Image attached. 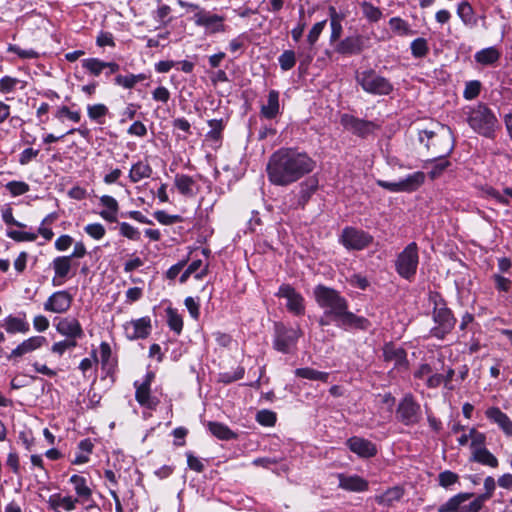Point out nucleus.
I'll return each mask as SVG.
<instances>
[{
	"mask_svg": "<svg viewBox=\"0 0 512 512\" xmlns=\"http://www.w3.org/2000/svg\"><path fill=\"white\" fill-rule=\"evenodd\" d=\"M5 188L13 197L23 195L30 190L29 185L24 181H10L5 185Z\"/></svg>",
	"mask_w": 512,
	"mask_h": 512,
	"instance_id": "nucleus-50",
	"label": "nucleus"
},
{
	"mask_svg": "<svg viewBox=\"0 0 512 512\" xmlns=\"http://www.w3.org/2000/svg\"><path fill=\"white\" fill-rule=\"evenodd\" d=\"M425 182V174L421 171L414 172L400 179L402 192L416 191Z\"/></svg>",
	"mask_w": 512,
	"mask_h": 512,
	"instance_id": "nucleus-37",
	"label": "nucleus"
},
{
	"mask_svg": "<svg viewBox=\"0 0 512 512\" xmlns=\"http://www.w3.org/2000/svg\"><path fill=\"white\" fill-rule=\"evenodd\" d=\"M435 137L444 142V148L441 151H435V157L432 160L426 161V164L433 163V167L429 172V177L432 180L438 178L450 166V162L446 157L454 148L449 127L442 126L440 133H436L432 130H423L419 133V141L425 144L427 148H430L429 140Z\"/></svg>",
	"mask_w": 512,
	"mask_h": 512,
	"instance_id": "nucleus-3",
	"label": "nucleus"
},
{
	"mask_svg": "<svg viewBox=\"0 0 512 512\" xmlns=\"http://www.w3.org/2000/svg\"><path fill=\"white\" fill-rule=\"evenodd\" d=\"M7 236L17 242H31L37 239L36 233L19 230H8Z\"/></svg>",
	"mask_w": 512,
	"mask_h": 512,
	"instance_id": "nucleus-55",
	"label": "nucleus"
},
{
	"mask_svg": "<svg viewBox=\"0 0 512 512\" xmlns=\"http://www.w3.org/2000/svg\"><path fill=\"white\" fill-rule=\"evenodd\" d=\"M470 461L490 468H497L499 465L498 459L487 448L477 449L471 453Z\"/></svg>",
	"mask_w": 512,
	"mask_h": 512,
	"instance_id": "nucleus-38",
	"label": "nucleus"
},
{
	"mask_svg": "<svg viewBox=\"0 0 512 512\" xmlns=\"http://www.w3.org/2000/svg\"><path fill=\"white\" fill-rule=\"evenodd\" d=\"M80 503L78 498L73 496H62L61 494H53L49 497L48 504L51 509L58 511L57 509L62 508L63 510L70 512L76 508V504Z\"/></svg>",
	"mask_w": 512,
	"mask_h": 512,
	"instance_id": "nucleus-30",
	"label": "nucleus"
},
{
	"mask_svg": "<svg viewBox=\"0 0 512 512\" xmlns=\"http://www.w3.org/2000/svg\"><path fill=\"white\" fill-rule=\"evenodd\" d=\"M500 56V51L496 47L491 46L477 51L474 55V59L483 66H491L498 62Z\"/></svg>",
	"mask_w": 512,
	"mask_h": 512,
	"instance_id": "nucleus-36",
	"label": "nucleus"
},
{
	"mask_svg": "<svg viewBox=\"0 0 512 512\" xmlns=\"http://www.w3.org/2000/svg\"><path fill=\"white\" fill-rule=\"evenodd\" d=\"M315 167V160L307 153L281 148L270 156L266 171L272 184L288 186L311 173Z\"/></svg>",
	"mask_w": 512,
	"mask_h": 512,
	"instance_id": "nucleus-1",
	"label": "nucleus"
},
{
	"mask_svg": "<svg viewBox=\"0 0 512 512\" xmlns=\"http://www.w3.org/2000/svg\"><path fill=\"white\" fill-rule=\"evenodd\" d=\"M355 80L366 93L372 95L386 96L394 89L389 79L380 75L372 68L356 72Z\"/></svg>",
	"mask_w": 512,
	"mask_h": 512,
	"instance_id": "nucleus-6",
	"label": "nucleus"
},
{
	"mask_svg": "<svg viewBox=\"0 0 512 512\" xmlns=\"http://www.w3.org/2000/svg\"><path fill=\"white\" fill-rule=\"evenodd\" d=\"M364 49V39L361 35L348 36L341 40L335 50L344 55L359 54Z\"/></svg>",
	"mask_w": 512,
	"mask_h": 512,
	"instance_id": "nucleus-24",
	"label": "nucleus"
},
{
	"mask_svg": "<svg viewBox=\"0 0 512 512\" xmlns=\"http://www.w3.org/2000/svg\"><path fill=\"white\" fill-rule=\"evenodd\" d=\"M99 201L100 205L104 207V209L99 212L101 218L110 223L117 222V214L119 211L117 200L110 195H103L99 198Z\"/></svg>",
	"mask_w": 512,
	"mask_h": 512,
	"instance_id": "nucleus-29",
	"label": "nucleus"
},
{
	"mask_svg": "<svg viewBox=\"0 0 512 512\" xmlns=\"http://www.w3.org/2000/svg\"><path fill=\"white\" fill-rule=\"evenodd\" d=\"M56 331L65 338L74 340L82 339L84 337V330L79 320L74 316H66L55 318Z\"/></svg>",
	"mask_w": 512,
	"mask_h": 512,
	"instance_id": "nucleus-14",
	"label": "nucleus"
},
{
	"mask_svg": "<svg viewBox=\"0 0 512 512\" xmlns=\"http://www.w3.org/2000/svg\"><path fill=\"white\" fill-rule=\"evenodd\" d=\"M418 265V245L416 242H411L397 255L395 270L400 277L411 281L416 275Z\"/></svg>",
	"mask_w": 512,
	"mask_h": 512,
	"instance_id": "nucleus-8",
	"label": "nucleus"
},
{
	"mask_svg": "<svg viewBox=\"0 0 512 512\" xmlns=\"http://www.w3.org/2000/svg\"><path fill=\"white\" fill-rule=\"evenodd\" d=\"M346 445L349 450L361 458H371L377 454L376 445L368 439L353 436L347 439Z\"/></svg>",
	"mask_w": 512,
	"mask_h": 512,
	"instance_id": "nucleus-20",
	"label": "nucleus"
},
{
	"mask_svg": "<svg viewBox=\"0 0 512 512\" xmlns=\"http://www.w3.org/2000/svg\"><path fill=\"white\" fill-rule=\"evenodd\" d=\"M119 232L123 237H126L130 240H140V231L127 222H122L119 224Z\"/></svg>",
	"mask_w": 512,
	"mask_h": 512,
	"instance_id": "nucleus-56",
	"label": "nucleus"
},
{
	"mask_svg": "<svg viewBox=\"0 0 512 512\" xmlns=\"http://www.w3.org/2000/svg\"><path fill=\"white\" fill-rule=\"evenodd\" d=\"M275 296L286 300V308L293 315L302 316L305 314L304 297L290 284H282Z\"/></svg>",
	"mask_w": 512,
	"mask_h": 512,
	"instance_id": "nucleus-13",
	"label": "nucleus"
},
{
	"mask_svg": "<svg viewBox=\"0 0 512 512\" xmlns=\"http://www.w3.org/2000/svg\"><path fill=\"white\" fill-rule=\"evenodd\" d=\"M339 242L347 250L361 251L373 242V236L364 230L348 226L342 230Z\"/></svg>",
	"mask_w": 512,
	"mask_h": 512,
	"instance_id": "nucleus-10",
	"label": "nucleus"
},
{
	"mask_svg": "<svg viewBox=\"0 0 512 512\" xmlns=\"http://www.w3.org/2000/svg\"><path fill=\"white\" fill-rule=\"evenodd\" d=\"M481 91V82L478 80H471L466 82L463 91V97L466 100H473L477 98Z\"/></svg>",
	"mask_w": 512,
	"mask_h": 512,
	"instance_id": "nucleus-48",
	"label": "nucleus"
},
{
	"mask_svg": "<svg viewBox=\"0 0 512 512\" xmlns=\"http://www.w3.org/2000/svg\"><path fill=\"white\" fill-rule=\"evenodd\" d=\"M123 328L127 339H145L150 335L152 330L151 319L149 316H145L136 320H131L126 322Z\"/></svg>",
	"mask_w": 512,
	"mask_h": 512,
	"instance_id": "nucleus-17",
	"label": "nucleus"
},
{
	"mask_svg": "<svg viewBox=\"0 0 512 512\" xmlns=\"http://www.w3.org/2000/svg\"><path fill=\"white\" fill-rule=\"evenodd\" d=\"M154 378V372L148 371L142 382H134L135 400L141 407L149 410H155L160 403V399L151 393V384Z\"/></svg>",
	"mask_w": 512,
	"mask_h": 512,
	"instance_id": "nucleus-11",
	"label": "nucleus"
},
{
	"mask_svg": "<svg viewBox=\"0 0 512 512\" xmlns=\"http://www.w3.org/2000/svg\"><path fill=\"white\" fill-rule=\"evenodd\" d=\"M469 437L471 438L470 449L471 453H473L477 449L486 448V435L482 432H479L475 428L469 429Z\"/></svg>",
	"mask_w": 512,
	"mask_h": 512,
	"instance_id": "nucleus-47",
	"label": "nucleus"
},
{
	"mask_svg": "<svg viewBox=\"0 0 512 512\" xmlns=\"http://www.w3.org/2000/svg\"><path fill=\"white\" fill-rule=\"evenodd\" d=\"M473 496L472 493L461 492L458 493L451 498H449L446 502L439 505L437 511L438 512H465V505H463L466 501H468Z\"/></svg>",
	"mask_w": 512,
	"mask_h": 512,
	"instance_id": "nucleus-28",
	"label": "nucleus"
},
{
	"mask_svg": "<svg viewBox=\"0 0 512 512\" xmlns=\"http://www.w3.org/2000/svg\"><path fill=\"white\" fill-rule=\"evenodd\" d=\"M47 343V339L44 336H32L22 341L19 345L14 348L7 359L9 361H16L26 354L32 353L33 351L40 349Z\"/></svg>",
	"mask_w": 512,
	"mask_h": 512,
	"instance_id": "nucleus-19",
	"label": "nucleus"
},
{
	"mask_svg": "<svg viewBox=\"0 0 512 512\" xmlns=\"http://www.w3.org/2000/svg\"><path fill=\"white\" fill-rule=\"evenodd\" d=\"M364 17L370 22H378L382 18V11L368 1L360 4Z\"/></svg>",
	"mask_w": 512,
	"mask_h": 512,
	"instance_id": "nucleus-44",
	"label": "nucleus"
},
{
	"mask_svg": "<svg viewBox=\"0 0 512 512\" xmlns=\"http://www.w3.org/2000/svg\"><path fill=\"white\" fill-rule=\"evenodd\" d=\"M330 16V26H331V42L338 40L342 35V25L341 21L345 18V14L338 13L335 7L330 6L328 9Z\"/></svg>",
	"mask_w": 512,
	"mask_h": 512,
	"instance_id": "nucleus-39",
	"label": "nucleus"
},
{
	"mask_svg": "<svg viewBox=\"0 0 512 512\" xmlns=\"http://www.w3.org/2000/svg\"><path fill=\"white\" fill-rule=\"evenodd\" d=\"M396 417L405 426H414L421 421V406L413 395L407 394L401 399L396 410Z\"/></svg>",
	"mask_w": 512,
	"mask_h": 512,
	"instance_id": "nucleus-9",
	"label": "nucleus"
},
{
	"mask_svg": "<svg viewBox=\"0 0 512 512\" xmlns=\"http://www.w3.org/2000/svg\"><path fill=\"white\" fill-rule=\"evenodd\" d=\"M153 216L162 225H171L181 221V216L170 215L163 210L155 211Z\"/></svg>",
	"mask_w": 512,
	"mask_h": 512,
	"instance_id": "nucleus-57",
	"label": "nucleus"
},
{
	"mask_svg": "<svg viewBox=\"0 0 512 512\" xmlns=\"http://www.w3.org/2000/svg\"><path fill=\"white\" fill-rule=\"evenodd\" d=\"M84 232L94 240H101L106 234V229L101 223H90L84 227Z\"/></svg>",
	"mask_w": 512,
	"mask_h": 512,
	"instance_id": "nucleus-52",
	"label": "nucleus"
},
{
	"mask_svg": "<svg viewBox=\"0 0 512 512\" xmlns=\"http://www.w3.org/2000/svg\"><path fill=\"white\" fill-rule=\"evenodd\" d=\"M0 327L4 328L9 334L22 333L26 334L30 331V325L26 321L25 314L23 317L9 315L0 321Z\"/></svg>",
	"mask_w": 512,
	"mask_h": 512,
	"instance_id": "nucleus-26",
	"label": "nucleus"
},
{
	"mask_svg": "<svg viewBox=\"0 0 512 512\" xmlns=\"http://www.w3.org/2000/svg\"><path fill=\"white\" fill-rule=\"evenodd\" d=\"M73 295L67 290L53 292L43 304L46 312L65 314L72 305Z\"/></svg>",
	"mask_w": 512,
	"mask_h": 512,
	"instance_id": "nucleus-15",
	"label": "nucleus"
},
{
	"mask_svg": "<svg viewBox=\"0 0 512 512\" xmlns=\"http://www.w3.org/2000/svg\"><path fill=\"white\" fill-rule=\"evenodd\" d=\"M314 297L317 304L324 309V315L331 317L337 323V326L343 328H367L368 320L348 311L347 300L335 289L324 285H317L314 288Z\"/></svg>",
	"mask_w": 512,
	"mask_h": 512,
	"instance_id": "nucleus-2",
	"label": "nucleus"
},
{
	"mask_svg": "<svg viewBox=\"0 0 512 512\" xmlns=\"http://www.w3.org/2000/svg\"><path fill=\"white\" fill-rule=\"evenodd\" d=\"M340 123L347 131L361 138H365L379 129V125L375 122L360 119L348 113L341 115Z\"/></svg>",
	"mask_w": 512,
	"mask_h": 512,
	"instance_id": "nucleus-12",
	"label": "nucleus"
},
{
	"mask_svg": "<svg viewBox=\"0 0 512 512\" xmlns=\"http://www.w3.org/2000/svg\"><path fill=\"white\" fill-rule=\"evenodd\" d=\"M256 420L263 426H273L276 422V414L270 410H260L256 415Z\"/></svg>",
	"mask_w": 512,
	"mask_h": 512,
	"instance_id": "nucleus-58",
	"label": "nucleus"
},
{
	"mask_svg": "<svg viewBox=\"0 0 512 512\" xmlns=\"http://www.w3.org/2000/svg\"><path fill=\"white\" fill-rule=\"evenodd\" d=\"M8 51L17 54L21 59H35L38 53L33 49H22L17 45L9 44Z\"/></svg>",
	"mask_w": 512,
	"mask_h": 512,
	"instance_id": "nucleus-62",
	"label": "nucleus"
},
{
	"mask_svg": "<svg viewBox=\"0 0 512 512\" xmlns=\"http://www.w3.org/2000/svg\"><path fill=\"white\" fill-rule=\"evenodd\" d=\"M295 375L300 378L312 381H321L324 383H326L329 378V374L327 372L318 371L310 367L297 368L295 370Z\"/></svg>",
	"mask_w": 512,
	"mask_h": 512,
	"instance_id": "nucleus-41",
	"label": "nucleus"
},
{
	"mask_svg": "<svg viewBox=\"0 0 512 512\" xmlns=\"http://www.w3.org/2000/svg\"><path fill=\"white\" fill-rule=\"evenodd\" d=\"M337 477L339 480V487L343 490L350 492H364L368 490V481L359 475H345L343 473H339Z\"/></svg>",
	"mask_w": 512,
	"mask_h": 512,
	"instance_id": "nucleus-21",
	"label": "nucleus"
},
{
	"mask_svg": "<svg viewBox=\"0 0 512 512\" xmlns=\"http://www.w3.org/2000/svg\"><path fill=\"white\" fill-rule=\"evenodd\" d=\"M429 302L433 305L432 320L434 323L430 329V336L438 340H444L455 328L457 319L445 299L438 292H430Z\"/></svg>",
	"mask_w": 512,
	"mask_h": 512,
	"instance_id": "nucleus-4",
	"label": "nucleus"
},
{
	"mask_svg": "<svg viewBox=\"0 0 512 512\" xmlns=\"http://www.w3.org/2000/svg\"><path fill=\"white\" fill-rule=\"evenodd\" d=\"M318 185V179L315 176L309 177L305 181L301 182L297 201L295 204H292L291 207L303 208L308 203L312 195L317 191Z\"/></svg>",
	"mask_w": 512,
	"mask_h": 512,
	"instance_id": "nucleus-22",
	"label": "nucleus"
},
{
	"mask_svg": "<svg viewBox=\"0 0 512 512\" xmlns=\"http://www.w3.org/2000/svg\"><path fill=\"white\" fill-rule=\"evenodd\" d=\"M466 121L470 128L481 136L493 138L498 127V119L485 103H477L465 108Z\"/></svg>",
	"mask_w": 512,
	"mask_h": 512,
	"instance_id": "nucleus-5",
	"label": "nucleus"
},
{
	"mask_svg": "<svg viewBox=\"0 0 512 512\" xmlns=\"http://www.w3.org/2000/svg\"><path fill=\"white\" fill-rule=\"evenodd\" d=\"M282 70L288 71L295 66L296 56L293 50H285L278 58Z\"/></svg>",
	"mask_w": 512,
	"mask_h": 512,
	"instance_id": "nucleus-49",
	"label": "nucleus"
},
{
	"mask_svg": "<svg viewBox=\"0 0 512 512\" xmlns=\"http://www.w3.org/2000/svg\"><path fill=\"white\" fill-rule=\"evenodd\" d=\"M51 268L54 271L52 278V285L54 287L62 286L74 273L73 261L67 256H57L50 263Z\"/></svg>",
	"mask_w": 512,
	"mask_h": 512,
	"instance_id": "nucleus-16",
	"label": "nucleus"
},
{
	"mask_svg": "<svg viewBox=\"0 0 512 512\" xmlns=\"http://www.w3.org/2000/svg\"><path fill=\"white\" fill-rule=\"evenodd\" d=\"M458 479V475L450 470H445L441 472L438 476L439 485L444 488H448L451 485L455 484L456 482H458Z\"/></svg>",
	"mask_w": 512,
	"mask_h": 512,
	"instance_id": "nucleus-59",
	"label": "nucleus"
},
{
	"mask_svg": "<svg viewBox=\"0 0 512 512\" xmlns=\"http://www.w3.org/2000/svg\"><path fill=\"white\" fill-rule=\"evenodd\" d=\"M411 54L415 58H423L425 57L429 52V47L427 40L425 38H416L411 42L410 45Z\"/></svg>",
	"mask_w": 512,
	"mask_h": 512,
	"instance_id": "nucleus-46",
	"label": "nucleus"
},
{
	"mask_svg": "<svg viewBox=\"0 0 512 512\" xmlns=\"http://www.w3.org/2000/svg\"><path fill=\"white\" fill-rule=\"evenodd\" d=\"M166 316L169 328L177 335H180L183 329L182 316L178 313L176 309L171 307L166 309Z\"/></svg>",
	"mask_w": 512,
	"mask_h": 512,
	"instance_id": "nucleus-43",
	"label": "nucleus"
},
{
	"mask_svg": "<svg viewBox=\"0 0 512 512\" xmlns=\"http://www.w3.org/2000/svg\"><path fill=\"white\" fill-rule=\"evenodd\" d=\"M209 431L220 440H232L237 437L236 433H234L227 425L222 424L220 422L210 421L207 424Z\"/></svg>",
	"mask_w": 512,
	"mask_h": 512,
	"instance_id": "nucleus-40",
	"label": "nucleus"
},
{
	"mask_svg": "<svg viewBox=\"0 0 512 512\" xmlns=\"http://www.w3.org/2000/svg\"><path fill=\"white\" fill-rule=\"evenodd\" d=\"M208 125L211 128V130L208 132L207 136L214 140H219L221 137V132L224 129L223 120L211 119L208 121Z\"/></svg>",
	"mask_w": 512,
	"mask_h": 512,
	"instance_id": "nucleus-60",
	"label": "nucleus"
},
{
	"mask_svg": "<svg viewBox=\"0 0 512 512\" xmlns=\"http://www.w3.org/2000/svg\"><path fill=\"white\" fill-rule=\"evenodd\" d=\"M174 185L178 192L184 197L193 198L198 193L196 181L187 174H176Z\"/></svg>",
	"mask_w": 512,
	"mask_h": 512,
	"instance_id": "nucleus-27",
	"label": "nucleus"
},
{
	"mask_svg": "<svg viewBox=\"0 0 512 512\" xmlns=\"http://www.w3.org/2000/svg\"><path fill=\"white\" fill-rule=\"evenodd\" d=\"M69 481L73 485L77 495L76 498H78L80 502L84 503L91 499L92 490L88 487L85 477L74 474L70 477Z\"/></svg>",
	"mask_w": 512,
	"mask_h": 512,
	"instance_id": "nucleus-33",
	"label": "nucleus"
},
{
	"mask_svg": "<svg viewBox=\"0 0 512 512\" xmlns=\"http://www.w3.org/2000/svg\"><path fill=\"white\" fill-rule=\"evenodd\" d=\"M303 332L300 328L287 327L281 322L274 325L273 348L283 354H293Z\"/></svg>",
	"mask_w": 512,
	"mask_h": 512,
	"instance_id": "nucleus-7",
	"label": "nucleus"
},
{
	"mask_svg": "<svg viewBox=\"0 0 512 512\" xmlns=\"http://www.w3.org/2000/svg\"><path fill=\"white\" fill-rule=\"evenodd\" d=\"M485 416L509 437H512V420L498 407H490L485 411Z\"/></svg>",
	"mask_w": 512,
	"mask_h": 512,
	"instance_id": "nucleus-25",
	"label": "nucleus"
},
{
	"mask_svg": "<svg viewBox=\"0 0 512 512\" xmlns=\"http://www.w3.org/2000/svg\"><path fill=\"white\" fill-rule=\"evenodd\" d=\"M325 26H326V20L317 22L312 26V28L310 29L308 36H307V41L311 46H313L317 42V40H318L320 34L322 33V31L324 30Z\"/></svg>",
	"mask_w": 512,
	"mask_h": 512,
	"instance_id": "nucleus-61",
	"label": "nucleus"
},
{
	"mask_svg": "<svg viewBox=\"0 0 512 512\" xmlns=\"http://www.w3.org/2000/svg\"><path fill=\"white\" fill-rule=\"evenodd\" d=\"M83 69L89 72L91 75L97 77L105 69H110V72H118L120 66L116 62H105L98 58H86L81 61Z\"/></svg>",
	"mask_w": 512,
	"mask_h": 512,
	"instance_id": "nucleus-23",
	"label": "nucleus"
},
{
	"mask_svg": "<svg viewBox=\"0 0 512 512\" xmlns=\"http://www.w3.org/2000/svg\"><path fill=\"white\" fill-rule=\"evenodd\" d=\"M188 268V272L195 274L196 279H202L208 273V264H203L201 259L193 260Z\"/></svg>",
	"mask_w": 512,
	"mask_h": 512,
	"instance_id": "nucleus-54",
	"label": "nucleus"
},
{
	"mask_svg": "<svg viewBox=\"0 0 512 512\" xmlns=\"http://www.w3.org/2000/svg\"><path fill=\"white\" fill-rule=\"evenodd\" d=\"M224 17L211 14L206 11H199L194 15V23L197 26H202L206 29L208 33H218L223 32L225 30V26L223 24Z\"/></svg>",
	"mask_w": 512,
	"mask_h": 512,
	"instance_id": "nucleus-18",
	"label": "nucleus"
},
{
	"mask_svg": "<svg viewBox=\"0 0 512 512\" xmlns=\"http://www.w3.org/2000/svg\"><path fill=\"white\" fill-rule=\"evenodd\" d=\"M383 358L386 362H393L395 366H401L406 363V352L393 343H386L383 347Z\"/></svg>",
	"mask_w": 512,
	"mask_h": 512,
	"instance_id": "nucleus-31",
	"label": "nucleus"
},
{
	"mask_svg": "<svg viewBox=\"0 0 512 512\" xmlns=\"http://www.w3.org/2000/svg\"><path fill=\"white\" fill-rule=\"evenodd\" d=\"M20 83V80L10 76H4L0 79V91L3 93H9L15 90L16 86Z\"/></svg>",
	"mask_w": 512,
	"mask_h": 512,
	"instance_id": "nucleus-64",
	"label": "nucleus"
},
{
	"mask_svg": "<svg viewBox=\"0 0 512 512\" xmlns=\"http://www.w3.org/2000/svg\"><path fill=\"white\" fill-rule=\"evenodd\" d=\"M457 15L461 19L462 23L469 27L474 28L478 25V18L471 4L464 0L461 1L457 6Z\"/></svg>",
	"mask_w": 512,
	"mask_h": 512,
	"instance_id": "nucleus-32",
	"label": "nucleus"
},
{
	"mask_svg": "<svg viewBox=\"0 0 512 512\" xmlns=\"http://www.w3.org/2000/svg\"><path fill=\"white\" fill-rule=\"evenodd\" d=\"M279 93L271 90L268 94L267 103L261 106V116L266 119H273L279 114Z\"/></svg>",
	"mask_w": 512,
	"mask_h": 512,
	"instance_id": "nucleus-35",
	"label": "nucleus"
},
{
	"mask_svg": "<svg viewBox=\"0 0 512 512\" xmlns=\"http://www.w3.org/2000/svg\"><path fill=\"white\" fill-rule=\"evenodd\" d=\"M152 172V167L148 162L139 160L131 166L128 177L132 183H138L143 179L150 178Z\"/></svg>",
	"mask_w": 512,
	"mask_h": 512,
	"instance_id": "nucleus-34",
	"label": "nucleus"
},
{
	"mask_svg": "<svg viewBox=\"0 0 512 512\" xmlns=\"http://www.w3.org/2000/svg\"><path fill=\"white\" fill-rule=\"evenodd\" d=\"M389 26L395 33L401 36L413 34V31L411 30L409 24L400 17H392L389 20Z\"/></svg>",
	"mask_w": 512,
	"mask_h": 512,
	"instance_id": "nucleus-45",
	"label": "nucleus"
},
{
	"mask_svg": "<svg viewBox=\"0 0 512 512\" xmlns=\"http://www.w3.org/2000/svg\"><path fill=\"white\" fill-rule=\"evenodd\" d=\"M65 117L74 123H78L81 120V114L79 111H71L67 106H61L56 110L55 118L63 121V118Z\"/></svg>",
	"mask_w": 512,
	"mask_h": 512,
	"instance_id": "nucleus-51",
	"label": "nucleus"
},
{
	"mask_svg": "<svg viewBox=\"0 0 512 512\" xmlns=\"http://www.w3.org/2000/svg\"><path fill=\"white\" fill-rule=\"evenodd\" d=\"M77 346V342L68 338L55 342L51 346V352L62 356L67 350L73 349Z\"/></svg>",
	"mask_w": 512,
	"mask_h": 512,
	"instance_id": "nucleus-53",
	"label": "nucleus"
},
{
	"mask_svg": "<svg viewBox=\"0 0 512 512\" xmlns=\"http://www.w3.org/2000/svg\"><path fill=\"white\" fill-rule=\"evenodd\" d=\"M108 112V107L105 104L99 103L87 106L88 117L98 124H104Z\"/></svg>",
	"mask_w": 512,
	"mask_h": 512,
	"instance_id": "nucleus-42",
	"label": "nucleus"
},
{
	"mask_svg": "<svg viewBox=\"0 0 512 512\" xmlns=\"http://www.w3.org/2000/svg\"><path fill=\"white\" fill-rule=\"evenodd\" d=\"M73 243L74 239L70 235L63 234L55 240L54 247L57 251L64 252L67 251Z\"/></svg>",
	"mask_w": 512,
	"mask_h": 512,
	"instance_id": "nucleus-63",
	"label": "nucleus"
}]
</instances>
